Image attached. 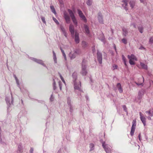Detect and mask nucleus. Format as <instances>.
I'll use <instances>...</instances> for the list:
<instances>
[{"instance_id": "nucleus-1", "label": "nucleus", "mask_w": 153, "mask_h": 153, "mask_svg": "<svg viewBox=\"0 0 153 153\" xmlns=\"http://www.w3.org/2000/svg\"><path fill=\"white\" fill-rule=\"evenodd\" d=\"M72 76L73 78V82L74 85V88L75 90V92H76V90L81 92L82 91V90L81 88V82L79 81L78 82H76V80L77 79V73L74 72L72 74Z\"/></svg>"}, {"instance_id": "nucleus-2", "label": "nucleus", "mask_w": 153, "mask_h": 153, "mask_svg": "<svg viewBox=\"0 0 153 153\" xmlns=\"http://www.w3.org/2000/svg\"><path fill=\"white\" fill-rule=\"evenodd\" d=\"M5 100L7 106V111H8L10 110L9 108L13 105V98L11 94L8 96H7L6 97Z\"/></svg>"}, {"instance_id": "nucleus-3", "label": "nucleus", "mask_w": 153, "mask_h": 153, "mask_svg": "<svg viewBox=\"0 0 153 153\" xmlns=\"http://www.w3.org/2000/svg\"><path fill=\"white\" fill-rule=\"evenodd\" d=\"M68 11L75 27H76L77 26L78 23L74 13L71 9H68Z\"/></svg>"}, {"instance_id": "nucleus-4", "label": "nucleus", "mask_w": 153, "mask_h": 153, "mask_svg": "<svg viewBox=\"0 0 153 153\" xmlns=\"http://www.w3.org/2000/svg\"><path fill=\"white\" fill-rule=\"evenodd\" d=\"M82 70L81 73L82 76H85L87 74V72L86 70V60L83 59L82 62Z\"/></svg>"}, {"instance_id": "nucleus-5", "label": "nucleus", "mask_w": 153, "mask_h": 153, "mask_svg": "<svg viewBox=\"0 0 153 153\" xmlns=\"http://www.w3.org/2000/svg\"><path fill=\"white\" fill-rule=\"evenodd\" d=\"M30 59L31 60L34 61V62L42 65L43 66L46 67L47 69H48L47 67L44 63L43 61L42 60L40 59H37L33 57H31Z\"/></svg>"}, {"instance_id": "nucleus-6", "label": "nucleus", "mask_w": 153, "mask_h": 153, "mask_svg": "<svg viewBox=\"0 0 153 153\" xmlns=\"http://www.w3.org/2000/svg\"><path fill=\"white\" fill-rule=\"evenodd\" d=\"M97 56L98 61L100 64L102 62V54L98 50H97Z\"/></svg>"}, {"instance_id": "nucleus-7", "label": "nucleus", "mask_w": 153, "mask_h": 153, "mask_svg": "<svg viewBox=\"0 0 153 153\" xmlns=\"http://www.w3.org/2000/svg\"><path fill=\"white\" fill-rule=\"evenodd\" d=\"M78 14L79 17L82 19L85 22H87V19L85 16L83 14L82 11L79 9H78Z\"/></svg>"}, {"instance_id": "nucleus-8", "label": "nucleus", "mask_w": 153, "mask_h": 153, "mask_svg": "<svg viewBox=\"0 0 153 153\" xmlns=\"http://www.w3.org/2000/svg\"><path fill=\"white\" fill-rule=\"evenodd\" d=\"M136 126V124L135 121L133 120L132 122V125L131 128L130 132V134L131 136H132L134 135Z\"/></svg>"}, {"instance_id": "nucleus-9", "label": "nucleus", "mask_w": 153, "mask_h": 153, "mask_svg": "<svg viewBox=\"0 0 153 153\" xmlns=\"http://www.w3.org/2000/svg\"><path fill=\"white\" fill-rule=\"evenodd\" d=\"M105 142H103L102 143V146L104 149L106 153H110L111 151L110 149L108 147L107 145H105Z\"/></svg>"}, {"instance_id": "nucleus-10", "label": "nucleus", "mask_w": 153, "mask_h": 153, "mask_svg": "<svg viewBox=\"0 0 153 153\" xmlns=\"http://www.w3.org/2000/svg\"><path fill=\"white\" fill-rule=\"evenodd\" d=\"M77 53V52L76 51H74V52L73 53L70 52L69 54V56L71 59H74L76 57Z\"/></svg>"}, {"instance_id": "nucleus-11", "label": "nucleus", "mask_w": 153, "mask_h": 153, "mask_svg": "<svg viewBox=\"0 0 153 153\" xmlns=\"http://www.w3.org/2000/svg\"><path fill=\"white\" fill-rule=\"evenodd\" d=\"M69 30L71 33L72 36L74 37V26L72 24L70 25Z\"/></svg>"}, {"instance_id": "nucleus-12", "label": "nucleus", "mask_w": 153, "mask_h": 153, "mask_svg": "<svg viewBox=\"0 0 153 153\" xmlns=\"http://www.w3.org/2000/svg\"><path fill=\"white\" fill-rule=\"evenodd\" d=\"M98 16L97 18L99 22L100 23L103 24V21L102 13L100 12L98 13Z\"/></svg>"}, {"instance_id": "nucleus-13", "label": "nucleus", "mask_w": 153, "mask_h": 153, "mask_svg": "<svg viewBox=\"0 0 153 153\" xmlns=\"http://www.w3.org/2000/svg\"><path fill=\"white\" fill-rule=\"evenodd\" d=\"M128 0H123L122 1V2H123L124 3L122 4V7L126 10H128V8L127 7L128 6Z\"/></svg>"}, {"instance_id": "nucleus-14", "label": "nucleus", "mask_w": 153, "mask_h": 153, "mask_svg": "<svg viewBox=\"0 0 153 153\" xmlns=\"http://www.w3.org/2000/svg\"><path fill=\"white\" fill-rule=\"evenodd\" d=\"M70 16L66 14H64V17L66 22L67 24H69L71 22Z\"/></svg>"}, {"instance_id": "nucleus-15", "label": "nucleus", "mask_w": 153, "mask_h": 153, "mask_svg": "<svg viewBox=\"0 0 153 153\" xmlns=\"http://www.w3.org/2000/svg\"><path fill=\"white\" fill-rule=\"evenodd\" d=\"M144 94V91L143 90H140L138 93L137 98L138 100H141Z\"/></svg>"}, {"instance_id": "nucleus-16", "label": "nucleus", "mask_w": 153, "mask_h": 153, "mask_svg": "<svg viewBox=\"0 0 153 153\" xmlns=\"http://www.w3.org/2000/svg\"><path fill=\"white\" fill-rule=\"evenodd\" d=\"M74 39L76 43L78 44L79 42V33L76 32L74 36Z\"/></svg>"}, {"instance_id": "nucleus-17", "label": "nucleus", "mask_w": 153, "mask_h": 153, "mask_svg": "<svg viewBox=\"0 0 153 153\" xmlns=\"http://www.w3.org/2000/svg\"><path fill=\"white\" fill-rule=\"evenodd\" d=\"M122 31L123 35L125 37L126 36L128 33V30L126 28L123 27L122 28Z\"/></svg>"}, {"instance_id": "nucleus-18", "label": "nucleus", "mask_w": 153, "mask_h": 153, "mask_svg": "<svg viewBox=\"0 0 153 153\" xmlns=\"http://www.w3.org/2000/svg\"><path fill=\"white\" fill-rule=\"evenodd\" d=\"M23 152V149L22 146V145L21 143L19 144L18 146V150H17V153H21Z\"/></svg>"}, {"instance_id": "nucleus-19", "label": "nucleus", "mask_w": 153, "mask_h": 153, "mask_svg": "<svg viewBox=\"0 0 153 153\" xmlns=\"http://www.w3.org/2000/svg\"><path fill=\"white\" fill-rule=\"evenodd\" d=\"M128 57L129 60H134L135 61L137 60V59L135 56L133 54H131V55H128Z\"/></svg>"}, {"instance_id": "nucleus-20", "label": "nucleus", "mask_w": 153, "mask_h": 153, "mask_svg": "<svg viewBox=\"0 0 153 153\" xmlns=\"http://www.w3.org/2000/svg\"><path fill=\"white\" fill-rule=\"evenodd\" d=\"M117 87L118 88L120 93H122L123 92V90L122 88L121 85L120 83H117Z\"/></svg>"}, {"instance_id": "nucleus-21", "label": "nucleus", "mask_w": 153, "mask_h": 153, "mask_svg": "<svg viewBox=\"0 0 153 153\" xmlns=\"http://www.w3.org/2000/svg\"><path fill=\"white\" fill-rule=\"evenodd\" d=\"M84 27L85 33L88 35L89 34L90 31H89V28L88 26L86 25H84Z\"/></svg>"}, {"instance_id": "nucleus-22", "label": "nucleus", "mask_w": 153, "mask_h": 153, "mask_svg": "<svg viewBox=\"0 0 153 153\" xmlns=\"http://www.w3.org/2000/svg\"><path fill=\"white\" fill-rule=\"evenodd\" d=\"M146 113L149 116L152 117L153 116V110L150 109L149 111H146Z\"/></svg>"}, {"instance_id": "nucleus-23", "label": "nucleus", "mask_w": 153, "mask_h": 153, "mask_svg": "<svg viewBox=\"0 0 153 153\" xmlns=\"http://www.w3.org/2000/svg\"><path fill=\"white\" fill-rule=\"evenodd\" d=\"M135 1L133 0H131L129 2V4L130 7L133 8L135 6Z\"/></svg>"}, {"instance_id": "nucleus-24", "label": "nucleus", "mask_w": 153, "mask_h": 153, "mask_svg": "<svg viewBox=\"0 0 153 153\" xmlns=\"http://www.w3.org/2000/svg\"><path fill=\"white\" fill-rule=\"evenodd\" d=\"M141 121L143 123L144 126H145L146 125V118L143 116L140 117Z\"/></svg>"}, {"instance_id": "nucleus-25", "label": "nucleus", "mask_w": 153, "mask_h": 153, "mask_svg": "<svg viewBox=\"0 0 153 153\" xmlns=\"http://www.w3.org/2000/svg\"><path fill=\"white\" fill-rule=\"evenodd\" d=\"M138 29L140 33H142L143 32L144 28L142 25L139 26L138 27Z\"/></svg>"}, {"instance_id": "nucleus-26", "label": "nucleus", "mask_w": 153, "mask_h": 153, "mask_svg": "<svg viewBox=\"0 0 153 153\" xmlns=\"http://www.w3.org/2000/svg\"><path fill=\"white\" fill-rule=\"evenodd\" d=\"M82 45L83 48H85L88 46V43L85 41H82Z\"/></svg>"}, {"instance_id": "nucleus-27", "label": "nucleus", "mask_w": 153, "mask_h": 153, "mask_svg": "<svg viewBox=\"0 0 153 153\" xmlns=\"http://www.w3.org/2000/svg\"><path fill=\"white\" fill-rule=\"evenodd\" d=\"M89 147L90 148V151L93 150L94 149V145L92 143H90L89 144Z\"/></svg>"}, {"instance_id": "nucleus-28", "label": "nucleus", "mask_w": 153, "mask_h": 153, "mask_svg": "<svg viewBox=\"0 0 153 153\" xmlns=\"http://www.w3.org/2000/svg\"><path fill=\"white\" fill-rule=\"evenodd\" d=\"M53 90H55L56 89V82L55 79H53Z\"/></svg>"}, {"instance_id": "nucleus-29", "label": "nucleus", "mask_w": 153, "mask_h": 153, "mask_svg": "<svg viewBox=\"0 0 153 153\" xmlns=\"http://www.w3.org/2000/svg\"><path fill=\"white\" fill-rule=\"evenodd\" d=\"M140 65L141 66V67L144 69H147V65H146L144 63L141 62L140 63Z\"/></svg>"}, {"instance_id": "nucleus-30", "label": "nucleus", "mask_w": 153, "mask_h": 153, "mask_svg": "<svg viewBox=\"0 0 153 153\" xmlns=\"http://www.w3.org/2000/svg\"><path fill=\"white\" fill-rule=\"evenodd\" d=\"M50 8L52 12L54 14H56V12L54 8V7L53 6H50Z\"/></svg>"}, {"instance_id": "nucleus-31", "label": "nucleus", "mask_w": 153, "mask_h": 153, "mask_svg": "<svg viewBox=\"0 0 153 153\" xmlns=\"http://www.w3.org/2000/svg\"><path fill=\"white\" fill-rule=\"evenodd\" d=\"M67 103L68 106L71 105V99L69 97H68L67 98Z\"/></svg>"}, {"instance_id": "nucleus-32", "label": "nucleus", "mask_w": 153, "mask_h": 153, "mask_svg": "<svg viewBox=\"0 0 153 153\" xmlns=\"http://www.w3.org/2000/svg\"><path fill=\"white\" fill-rule=\"evenodd\" d=\"M58 74L59 75V76H60V78L61 80L63 82L64 84H65V81L64 80V78L62 76L61 74L59 73H58Z\"/></svg>"}, {"instance_id": "nucleus-33", "label": "nucleus", "mask_w": 153, "mask_h": 153, "mask_svg": "<svg viewBox=\"0 0 153 153\" xmlns=\"http://www.w3.org/2000/svg\"><path fill=\"white\" fill-rule=\"evenodd\" d=\"M86 3L88 5H91L92 3V0H88Z\"/></svg>"}, {"instance_id": "nucleus-34", "label": "nucleus", "mask_w": 153, "mask_h": 153, "mask_svg": "<svg viewBox=\"0 0 153 153\" xmlns=\"http://www.w3.org/2000/svg\"><path fill=\"white\" fill-rule=\"evenodd\" d=\"M69 107L70 109V111L71 114L73 111V107L72 105H69Z\"/></svg>"}, {"instance_id": "nucleus-35", "label": "nucleus", "mask_w": 153, "mask_h": 153, "mask_svg": "<svg viewBox=\"0 0 153 153\" xmlns=\"http://www.w3.org/2000/svg\"><path fill=\"white\" fill-rule=\"evenodd\" d=\"M123 108L124 110L126 113V114H128V111H127V109L126 107V106L125 105H123Z\"/></svg>"}, {"instance_id": "nucleus-36", "label": "nucleus", "mask_w": 153, "mask_h": 153, "mask_svg": "<svg viewBox=\"0 0 153 153\" xmlns=\"http://www.w3.org/2000/svg\"><path fill=\"white\" fill-rule=\"evenodd\" d=\"M54 97L53 96V94H51V97L50 98V100L51 102H53L54 101Z\"/></svg>"}, {"instance_id": "nucleus-37", "label": "nucleus", "mask_w": 153, "mask_h": 153, "mask_svg": "<svg viewBox=\"0 0 153 153\" xmlns=\"http://www.w3.org/2000/svg\"><path fill=\"white\" fill-rule=\"evenodd\" d=\"M60 29L62 33L65 32V28L62 25L60 26Z\"/></svg>"}, {"instance_id": "nucleus-38", "label": "nucleus", "mask_w": 153, "mask_h": 153, "mask_svg": "<svg viewBox=\"0 0 153 153\" xmlns=\"http://www.w3.org/2000/svg\"><path fill=\"white\" fill-rule=\"evenodd\" d=\"M122 42L125 44H126L127 43V41L126 39L123 38L122 39Z\"/></svg>"}, {"instance_id": "nucleus-39", "label": "nucleus", "mask_w": 153, "mask_h": 153, "mask_svg": "<svg viewBox=\"0 0 153 153\" xmlns=\"http://www.w3.org/2000/svg\"><path fill=\"white\" fill-rule=\"evenodd\" d=\"M16 83L17 85V86H18V87H19L20 88V89L21 90V91H22L21 90V88L20 87V85H19V81L18 79H17L16 80Z\"/></svg>"}, {"instance_id": "nucleus-40", "label": "nucleus", "mask_w": 153, "mask_h": 153, "mask_svg": "<svg viewBox=\"0 0 153 153\" xmlns=\"http://www.w3.org/2000/svg\"><path fill=\"white\" fill-rule=\"evenodd\" d=\"M117 67H118V66L117 65L114 64L113 65L112 68V70H113L115 69H117Z\"/></svg>"}, {"instance_id": "nucleus-41", "label": "nucleus", "mask_w": 153, "mask_h": 153, "mask_svg": "<svg viewBox=\"0 0 153 153\" xmlns=\"http://www.w3.org/2000/svg\"><path fill=\"white\" fill-rule=\"evenodd\" d=\"M102 37L101 38H100V39L101 40V41L102 42H104L105 38V37H104L103 36V34H102Z\"/></svg>"}, {"instance_id": "nucleus-42", "label": "nucleus", "mask_w": 153, "mask_h": 153, "mask_svg": "<svg viewBox=\"0 0 153 153\" xmlns=\"http://www.w3.org/2000/svg\"><path fill=\"white\" fill-rule=\"evenodd\" d=\"M149 42L150 44L153 43V37H151L150 38Z\"/></svg>"}, {"instance_id": "nucleus-43", "label": "nucleus", "mask_w": 153, "mask_h": 153, "mask_svg": "<svg viewBox=\"0 0 153 153\" xmlns=\"http://www.w3.org/2000/svg\"><path fill=\"white\" fill-rule=\"evenodd\" d=\"M129 62L131 65H134L135 64V63L132 60H129Z\"/></svg>"}, {"instance_id": "nucleus-44", "label": "nucleus", "mask_w": 153, "mask_h": 153, "mask_svg": "<svg viewBox=\"0 0 153 153\" xmlns=\"http://www.w3.org/2000/svg\"><path fill=\"white\" fill-rule=\"evenodd\" d=\"M53 20L54 21V22L56 24H59V23L58 21H57V20L54 17H53Z\"/></svg>"}, {"instance_id": "nucleus-45", "label": "nucleus", "mask_w": 153, "mask_h": 153, "mask_svg": "<svg viewBox=\"0 0 153 153\" xmlns=\"http://www.w3.org/2000/svg\"><path fill=\"white\" fill-rule=\"evenodd\" d=\"M41 19L43 23L45 24L46 23V21H45V17H42Z\"/></svg>"}, {"instance_id": "nucleus-46", "label": "nucleus", "mask_w": 153, "mask_h": 153, "mask_svg": "<svg viewBox=\"0 0 153 153\" xmlns=\"http://www.w3.org/2000/svg\"><path fill=\"white\" fill-rule=\"evenodd\" d=\"M130 26H133L134 28H136V25L135 23H132L130 24Z\"/></svg>"}, {"instance_id": "nucleus-47", "label": "nucleus", "mask_w": 153, "mask_h": 153, "mask_svg": "<svg viewBox=\"0 0 153 153\" xmlns=\"http://www.w3.org/2000/svg\"><path fill=\"white\" fill-rule=\"evenodd\" d=\"M62 55H63V56L64 57V58L66 60V55L65 53V52H63V53H62Z\"/></svg>"}, {"instance_id": "nucleus-48", "label": "nucleus", "mask_w": 153, "mask_h": 153, "mask_svg": "<svg viewBox=\"0 0 153 153\" xmlns=\"http://www.w3.org/2000/svg\"><path fill=\"white\" fill-rule=\"evenodd\" d=\"M53 59L54 60V63H57V61H56V56H53Z\"/></svg>"}, {"instance_id": "nucleus-49", "label": "nucleus", "mask_w": 153, "mask_h": 153, "mask_svg": "<svg viewBox=\"0 0 153 153\" xmlns=\"http://www.w3.org/2000/svg\"><path fill=\"white\" fill-rule=\"evenodd\" d=\"M135 83L136 84H137L138 86H139V85H141L142 86L143 85V83H137V82H135Z\"/></svg>"}, {"instance_id": "nucleus-50", "label": "nucleus", "mask_w": 153, "mask_h": 153, "mask_svg": "<svg viewBox=\"0 0 153 153\" xmlns=\"http://www.w3.org/2000/svg\"><path fill=\"white\" fill-rule=\"evenodd\" d=\"M33 148H31L30 150V153H33Z\"/></svg>"}, {"instance_id": "nucleus-51", "label": "nucleus", "mask_w": 153, "mask_h": 153, "mask_svg": "<svg viewBox=\"0 0 153 153\" xmlns=\"http://www.w3.org/2000/svg\"><path fill=\"white\" fill-rule=\"evenodd\" d=\"M139 49L140 50L145 49V48L143 46L141 45L139 48Z\"/></svg>"}, {"instance_id": "nucleus-52", "label": "nucleus", "mask_w": 153, "mask_h": 153, "mask_svg": "<svg viewBox=\"0 0 153 153\" xmlns=\"http://www.w3.org/2000/svg\"><path fill=\"white\" fill-rule=\"evenodd\" d=\"M122 58H123V60H124V62H125V58L124 56L123 55H122ZM125 65H126V62H125Z\"/></svg>"}, {"instance_id": "nucleus-53", "label": "nucleus", "mask_w": 153, "mask_h": 153, "mask_svg": "<svg viewBox=\"0 0 153 153\" xmlns=\"http://www.w3.org/2000/svg\"><path fill=\"white\" fill-rule=\"evenodd\" d=\"M59 86H62V82L61 81H59Z\"/></svg>"}, {"instance_id": "nucleus-54", "label": "nucleus", "mask_w": 153, "mask_h": 153, "mask_svg": "<svg viewBox=\"0 0 153 153\" xmlns=\"http://www.w3.org/2000/svg\"><path fill=\"white\" fill-rule=\"evenodd\" d=\"M63 33L66 37H67V34L66 32Z\"/></svg>"}, {"instance_id": "nucleus-55", "label": "nucleus", "mask_w": 153, "mask_h": 153, "mask_svg": "<svg viewBox=\"0 0 153 153\" xmlns=\"http://www.w3.org/2000/svg\"><path fill=\"white\" fill-rule=\"evenodd\" d=\"M114 49L115 50V51L117 54V51L116 46H115V45H114Z\"/></svg>"}, {"instance_id": "nucleus-56", "label": "nucleus", "mask_w": 153, "mask_h": 153, "mask_svg": "<svg viewBox=\"0 0 153 153\" xmlns=\"http://www.w3.org/2000/svg\"><path fill=\"white\" fill-rule=\"evenodd\" d=\"M140 133L138 135V138L139 140L140 141L141 140V139L140 138Z\"/></svg>"}, {"instance_id": "nucleus-57", "label": "nucleus", "mask_w": 153, "mask_h": 153, "mask_svg": "<svg viewBox=\"0 0 153 153\" xmlns=\"http://www.w3.org/2000/svg\"><path fill=\"white\" fill-rule=\"evenodd\" d=\"M13 76H14V77L15 78V80H16V79H18L17 78V77L16 76V75H15L14 74L13 75Z\"/></svg>"}, {"instance_id": "nucleus-58", "label": "nucleus", "mask_w": 153, "mask_h": 153, "mask_svg": "<svg viewBox=\"0 0 153 153\" xmlns=\"http://www.w3.org/2000/svg\"><path fill=\"white\" fill-rule=\"evenodd\" d=\"M60 49L61 50V52H62V53L63 52H65L64 51V50H63L62 49V48H61V47H60Z\"/></svg>"}, {"instance_id": "nucleus-59", "label": "nucleus", "mask_w": 153, "mask_h": 153, "mask_svg": "<svg viewBox=\"0 0 153 153\" xmlns=\"http://www.w3.org/2000/svg\"><path fill=\"white\" fill-rule=\"evenodd\" d=\"M140 1L141 3H143L145 0H140Z\"/></svg>"}, {"instance_id": "nucleus-60", "label": "nucleus", "mask_w": 153, "mask_h": 153, "mask_svg": "<svg viewBox=\"0 0 153 153\" xmlns=\"http://www.w3.org/2000/svg\"><path fill=\"white\" fill-rule=\"evenodd\" d=\"M139 114H140V117H143V116H142V114L141 113V112H139Z\"/></svg>"}, {"instance_id": "nucleus-61", "label": "nucleus", "mask_w": 153, "mask_h": 153, "mask_svg": "<svg viewBox=\"0 0 153 153\" xmlns=\"http://www.w3.org/2000/svg\"><path fill=\"white\" fill-rule=\"evenodd\" d=\"M53 56H56L55 53L53 51Z\"/></svg>"}, {"instance_id": "nucleus-62", "label": "nucleus", "mask_w": 153, "mask_h": 153, "mask_svg": "<svg viewBox=\"0 0 153 153\" xmlns=\"http://www.w3.org/2000/svg\"><path fill=\"white\" fill-rule=\"evenodd\" d=\"M147 118L149 120H151V118L149 116Z\"/></svg>"}, {"instance_id": "nucleus-63", "label": "nucleus", "mask_w": 153, "mask_h": 153, "mask_svg": "<svg viewBox=\"0 0 153 153\" xmlns=\"http://www.w3.org/2000/svg\"><path fill=\"white\" fill-rule=\"evenodd\" d=\"M57 153H61V149H60L57 152Z\"/></svg>"}, {"instance_id": "nucleus-64", "label": "nucleus", "mask_w": 153, "mask_h": 153, "mask_svg": "<svg viewBox=\"0 0 153 153\" xmlns=\"http://www.w3.org/2000/svg\"><path fill=\"white\" fill-rule=\"evenodd\" d=\"M92 51L93 53H94L95 52V49L94 48L93 49Z\"/></svg>"}]
</instances>
